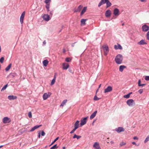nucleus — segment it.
Masks as SVG:
<instances>
[{"label": "nucleus", "instance_id": "obj_3", "mask_svg": "<svg viewBox=\"0 0 149 149\" xmlns=\"http://www.w3.org/2000/svg\"><path fill=\"white\" fill-rule=\"evenodd\" d=\"M102 47L103 49L104 55L106 56L109 51V47L107 45H106L102 46Z\"/></svg>", "mask_w": 149, "mask_h": 149}, {"label": "nucleus", "instance_id": "obj_13", "mask_svg": "<svg viewBox=\"0 0 149 149\" xmlns=\"http://www.w3.org/2000/svg\"><path fill=\"white\" fill-rule=\"evenodd\" d=\"M69 65L68 63H63V70H66L69 67Z\"/></svg>", "mask_w": 149, "mask_h": 149}, {"label": "nucleus", "instance_id": "obj_21", "mask_svg": "<svg viewBox=\"0 0 149 149\" xmlns=\"http://www.w3.org/2000/svg\"><path fill=\"white\" fill-rule=\"evenodd\" d=\"M79 120H77L74 125V127L78 129L79 127Z\"/></svg>", "mask_w": 149, "mask_h": 149}, {"label": "nucleus", "instance_id": "obj_36", "mask_svg": "<svg viewBox=\"0 0 149 149\" xmlns=\"http://www.w3.org/2000/svg\"><path fill=\"white\" fill-rule=\"evenodd\" d=\"M59 139V137H56L54 140V141L52 142L51 143V144L49 145V146H51V145H52L56 141Z\"/></svg>", "mask_w": 149, "mask_h": 149}, {"label": "nucleus", "instance_id": "obj_18", "mask_svg": "<svg viewBox=\"0 0 149 149\" xmlns=\"http://www.w3.org/2000/svg\"><path fill=\"white\" fill-rule=\"evenodd\" d=\"M17 98V97L13 95H10L8 96V98L10 100H14Z\"/></svg>", "mask_w": 149, "mask_h": 149}, {"label": "nucleus", "instance_id": "obj_64", "mask_svg": "<svg viewBox=\"0 0 149 149\" xmlns=\"http://www.w3.org/2000/svg\"><path fill=\"white\" fill-rule=\"evenodd\" d=\"M128 94H129L130 96V95L131 94H132V92H130V93H128Z\"/></svg>", "mask_w": 149, "mask_h": 149}, {"label": "nucleus", "instance_id": "obj_17", "mask_svg": "<svg viewBox=\"0 0 149 149\" xmlns=\"http://www.w3.org/2000/svg\"><path fill=\"white\" fill-rule=\"evenodd\" d=\"M119 9L117 8H115L113 10V14L116 16L119 15Z\"/></svg>", "mask_w": 149, "mask_h": 149}, {"label": "nucleus", "instance_id": "obj_19", "mask_svg": "<svg viewBox=\"0 0 149 149\" xmlns=\"http://www.w3.org/2000/svg\"><path fill=\"white\" fill-rule=\"evenodd\" d=\"M97 113V111L96 110L93 113H92L91 116H90V119H91L93 118H94L95 116H96V115Z\"/></svg>", "mask_w": 149, "mask_h": 149}, {"label": "nucleus", "instance_id": "obj_6", "mask_svg": "<svg viewBox=\"0 0 149 149\" xmlns=\"http://www.w3.org/2000/svg\"><path fill=\"white\" fill-rule=\"evenodd\" d=\"M51 93L48 92V93H45L43 95V98L44 100H46L48 97H49L51 95Z\"/></svg>", "mask_w": 149, "mask_h": 149}, {"label": "nucleus", "instance_id": "obj_27", "mask_svg": "<svg viewBox=\"0 0 149 149\" xmlns=\"http://www.w3.org/2000/svg\"><path fill=\"white\" fill-rule=\"evenodd\" d=\"M87 7L86 6L84 7V8L81 10V14H80L81 15H82L87 10Z\"/></svg>", "mask_w": 149, "mask_h": 149}, {"label": "nucleus", "instance_id": "obj_56", "mask_svg": "<svg viewBox=\"0 0 149 149\" xmlns=\"http://www.w3.org/2000/svg\"><path fill=\"white\" fill-rule=\"evenodd\" d=\"M46 41L45 40L43 42V44L44 45H45L46 44Z\"/></svg>", "mask_w": 149, "mask_h": 149}, {"label": "nucleus", "instance_id": "obj_49", "mask_svg": "<svg viewBox=\"0 0 149 149\" xmlns=\"http://www.w3.org/2000/svg\"><path fill=\"white\" fill-rule=\"evenodd\" d=\"M146 36L147 39L149 40V31L147 32Z\"/></svg>", "mask_w": 149, "mask_h": 149}, {"label": "nucleus", "instance_id": "obj_39", "mask_svg": "<svg viewBox=\"0 0 149 149\" xmlns=\"http://www.w3.org/2000/svg\"><path fill=\"white\" fill-rule=\"evenodd\" d=\"M149 141V135H148L146 138L144 140V142L145 143H146L147 141Z\"/></svg>", "mask_w": 149, "mask_h": 149}, {"label": "nucleus", "instance_id": "obj_62", "mask_svg": "<svg viewBox=\"0 0 149 149\" xmlns=\"http://www.w3.org/2000/svg\"><path fill=\"white\" fill-rule=\"evenodd\" d=\"M95 120H94V121L92 123V125H94V123L95 122Z\"/></svg>", "mask_w": 149, "mask_h": 149}, {"label": "nucleus", "instance_id": "obj_24", "mask_svg": "<svg viewBox=\"0 0 149 149\" xmlns=\"http://www.w3.org/2000/svg\"><path fill=\"white\" fill-rule=\"evenodd\" d=\"M49 62L48 61V60L47 59L45 60L44 61H42V63L43 64V66L45 67H46L48 63Z\"/></svg>", "mask_w": 149, "mask_h": 149}, {"label": "nucleus", "instance_id": "obj_59", "mask_svg": "<svg viewBox=\"0 0 149 149\" xmlns=\"http://www.w3.org/2000/svg\"><path fill=\"white\" fill-rule=\"evenodd\" d=\"M65 49H63V52L65 53Z\"/></svg>", "mask_w": 149, "mask_h": 149}, {"label": "nucleus", "instance_id": "obj_51", "mask_svg": "<svg viewBox=\"0 0 149 149\" xmlns=\"http://www.w3.org/2000/svg\"><path fill=\"white\" fill-rule=\"evenodd\" d=\"M133 139L134 140H136V139L137 140V139H138V138L136 136H135L134 137Z\"/></svg>", "mask_w": 149, "mask_h": 149}, {"label": "nucleus", "instance_id": "obj_14", "mask_svg": "<svg viewBox=\"0 0 149 149\" xmlns=\"http://www.w3.org/2000/svg\"><path fill=\"white\" fill-rule=\"evenodd\" d=\"M42 126L41 125H36L33 127H32L31 129L29 131L30 132H32L34 131L36 129L40 127H41Z\"/></svg>", "mask_w": 149, "mask_h": 149}, {"label": "nucleus", "instance_id": "obj_57", "mask_svg": "<svg viewBox=\"0 0 149 149\" xmlns=\"http://www.w3.org/2000/svg\"><path fill=\"white\" fill-rule=\"evenodd\" d=\"M77 129L74 127V129L72 130L74 131V132Z\"/></svg>", "mask_w": 149, "mask_h": 149}, {"label": "nucleus", "instance_id": "obj_22", "mask_svg": "<svg viewBox=\"0 0 149 149\" xmlns=\"http://www.w3.org/2000/svg\"><path fill=\"white\" fill-rule=\"evenodd\" d=\"M106 2L107 8L109 7H110L111 5V3L109 0H106Z\"/></svg>", "mask_w": 149, "mask_h": 149}, {"label": "nucleus", "instance_id": "obj_37", "mask_svg": "<svg viewBox=\"0 0 149 149\" xmlns=\"http://www.w3.org/2000/svg\"><path fill=\"white\" fill-rule=\"evenodd\" d=\"M49 4H46V5L45 6V7L47 8V12H48L49 11Z\"/></svg>", "mask_w": 149, "mask_h": 149}, {"label": "nucleus", "instance_id": "obj_53", "mask_svg": "<svg viewBox=\"0 0 149 149\" xmlns=\"http://www.w3.org/2000/svg\"><path fill=\"white\" fill-rule=\"evenodd\" d=\"M141 2H146L147 0H139Z\"/></svg>", "mask_w": 149, "mask_h": 149}, {"label": "nucleus", "instance_id": "obj_35", "mask_svg": "<svg viewBox=\"0 0 149 149\" xmlns=\"http://www.w3.org/2000/svg\"><path fill=\"white\" fill-rule=\"evenodd\" d=\"M58 148L56 144H55L53 146L51 147L50 149H55Z\"/></svg>", "mask_w": 149, "mask_h": 149}, {"label": "nucleus", "instance_id": "obj_15", "mask_svg": "<svg viewBox=\"0 0 149 149\" xmlns=\"http://www.w3.org/2000/svg\"><path fill=\"white\" fill-rule=\"evenodd\" d=\"M93 147L96 149H100V147L99 143L97 142L95 143L93 145Z\"/></svg>", "mask_w": 149, "mask_h": 149}, {"label": "nucleus", "instance_id": "obj_34", "mask_svg": "<svg viewBox=\"0 0 149 149\" xmlns=\"http://www.w3.org/2000/svg\"><path fill=\"white\" fill-rule=\"evenodd\" d=\"M8 86V84H6L1 89V91L5 90Z\"/></svg>", "mask_w": 149, "mask_h": 149}, {"label": "nucleus", "instance_id": "obj_43", "mask_svg": "<svg viewBox=\"0 0 149 149\" xmlns=\"http://www.w3.org/2000/svg\"><path fill=\"white\" fill-rule=\"evenodd\" d=\"M100 99V98H98L96 95H95L94 97V100L95 101L99 100Z\"/></svg>", "mask_w": 149, "mask_h": 149}, {"label": "nucleus", "instance_id": "obj_10", "mask_svg": "<svg viewBox=\"0 0 149 149\" xmlns=\"http://www.w3.org/2000/svg\"><path fill=\"white\" fill-rule=\"evenodd\" d=\"M115 130L118 132H120L124 131V129L122 127H119L116 128Z\"/></svg>", "mask_w": 149, "mask_h": 149}, {"label": "nucleus", "instance_id": "obj_38", "mask_svg": "<svg viewBox=\"0 0 149 149\" xmlns=\"http://www.w3.org/2000/svg\"><path fill=\"white\" fill-rule=\"evenodd\" d=\"M51 1V0H45V3L46 4H49L50 3Z\"/></svg>", "mask_w": 149, "mask_h": 149}, {"label": "nucleus", "instance_id": "obj_29", "mask_svg": "<svg viewBox=\"0 0 149 149\" xmlns=\"http://www.w3.org/2000/svg\"><path fill=\"white\" fill-rule=\"evenodd\" d=\"M12 66V64H10L5 68V71L6 72L8 71L11 68Z\"/></svg>", "mask_w": 149, "mask_h": 149}, {"label": "nucleus", "instance_id": "obj_12", "mask_svg": "<svg viewBox=\"0 0 149 149\" xmlns=\"http://www.w3.org/2000/svg\"><path fill=\"white\" fill-rule=\"evenodd\" d=\"M111 14V11L110 10H107L105 12V16L106 17H110Z\"/></svg>", "mask_w": 149, "mask_h": 149}, {"label": "nucleus", "instance_id": "obj_2", "mask_svg": "<svg viewBox=\"0 0 149 149\" xmlns=\"http://www.w3.org/2000/svg\"><path fill=\"white\" fill-rule=\"evenodd\" d=\"M127 104L129 107H132L135 104V103L132 99H129L126 101Z\"/></svg>", "mask_w": 149, "mask_h": 149}, {"label": "nucleus", "instance_id": "obj_25", "mask_svg": "<svg viewBox=\"0 0 149 149\" xmlns=\"http://www.w3.org/2000/svg\"><path fill=\"white\" fill-rule=\"evenodd\" d=\"M126 67L124 65H121L120 66L119 68V70L121 72H122L123 71V69L126 68Z\"/></svg>", "mask_w": 149, "mask_h": 149}, {"label": "nucleus", "instance_id": "obj_1", "mask_svg": "<svg viewBox=\"0 0 149 149\" xmlns=\"http://www.w3.org/2000/svg\"><path fill=\"white\" fill-rule=\"evenodd\" d=\"M123 60L122 55L120 54H118L115 58V61L116 63L118 64L122 63Z\"/></svg>", "mask_w": 149, "mask_h": 149}, {"label": "nucleus", "instance_id": "obj_5", "mask_svg": "<svg viewBox=\"0 0 149 149\" xmlns=\"http://www.w3.org/2000/svg\"><path fill=\"white\" fill-rule=\"evenodd\" d=\"M3 123L6 124L10 123L11 121L10 119L8 117H4L2 120Z\"/></svg>", "mask_w": 149, "mask_h": 149}, {"label": "nucleus", "instance_id": "obj_46", "mask_svg": "<svg viewBox=\"0 0 149 149\" xmlns=\"http://www.w3.org/2000/svg\"><path fill=\"white\" fill-rule=\"evenodd\" d=\"M28 116L30 118L32 117V113L31 111L29 112L28 113Z\"/></svg>", "mask_w": 149, "mask_h": 149}, {"label": "nucleus", "instance_id": "obj_61", "mask_svg": "<svg viewBox=\"0 0 149 149\" xmlns=\"http://www.w3.org/2000/svg\"><path fill=\"white\" fill-rule=\"evenodd\" d=\"M101 84H100L99 85V86H98V89L101 86Z\"/></svg>", "mask_w": 149, "mask_h": 149}, {"label": "nucleus", "instance_id": "obj_28", "mask_svg": "<svg viewBox=\"0 0 149 149\" xmlns=\"http://www.w3.org/2000/svg\"><path fill=\"white\" fill-rule=\"evenodd\" d=\"M87 19H82L81 20V25H85L86 24V21Z\"/></svg>", "mask_w": 149, "mask_h": 149}, {"label": "nucleus", "instance_id": "obj_42", "mask_svg": "<svg viewBox=\"0 0 149 149\" xmlns=\"http://www.w3.org/2000/svg\"><path fill=\"white\" fill-rule=\"evenodd\" d=\"M55 79H53L52 80L51 83V85H53L55 83Z\"/></svg>", "mask_w": 149, "mask_h": 149}, {"label": "nucleus", "instance_id": "obj_4", "mask_svg": "<svg viewBox=\"0 0 149 149\" xmlns=\"http://www.w3.org/2000/svg\"><path fill=\"white\" fill-rule=\"evenodd\" d=\"M88 118V116L84 117L81 120V123H80V125L82 126L83 125H85L87 122V119Z\"/></svg>", "mask_w": 149, "mask_h": 149}, {"label": "nucleus", "instance_id": "obj_33", "mask_svg": "<svg viewBox=\"0 0 149 149\" xmlns=\"http://www.w3.org/2000/svg\"><path fill=\"white\" fill-rule=\"evenodd\" d=\"M71 60V58L70 57H67L65 59V61L67 62H70Z\"/></svg>", "mask_w": 149, "mask_h": 149}, {"label": "nucleus", "instance_id": "obj_26", "mask_svg": "<svg viewBox=\"0 0 149 149\" xmlns=\"http://www.w3.org/2000/svg\"><path fill=\"white\" fill-rule=\"evenodd\" d=\"M106 0H101L98 5L99 7H100L102 4L106 3Z\"/></svg>", "mask_w": 149, "mask_h": 149}, {"label": "nucleus", "instance_id": "obj_55", "mask_svg": "<svg viewBox=\"0 0 149 149\" xmlns=\"http://www.w3.org/2000/svg\"><path fill=\"white\" fill-rule=\"evenodd\" d=\"M77 42H74L72 44V45H71V46L72 47H74V44L76 43Z\"/></svg>", "mask_w": 149, "mask_h": 149}, {"label": "nucleus", "instance_id": "obj_8", "mask_svg": "<svg viewBox=\"0 0 149 149\" xmlns=\"http://www.w3.org/2000/svg\"><path fill=\"white\" fill-rule=\"evenodd\" d=\"M25 15V11H24L21 14L20 18V22L21 24H22L23 22V20Z\"/></svg>", "mask_w": 149, "mask_h": 149}, {"label": "nucleus", "instance_id": "obj_44", "mask_svg": "<svg viewBox=\"0 0 149 149\" xmlns=\"http://www.w3.org/2000/svg\"><path fill=\"white\" fill-rule=\"evenodd\" d=\"M126 143L122 142L121 143H120V146H121L125 145L126 144Z\"/></svg>", "mask_w": 149, "mask_h": 149}, {"label": "nucleus", "instance_id": "obj_32", "mask_svg": "<svg viewBox=\"0 0 149 149\" xmlns=\"http://www.w3.org/2000/svg\"><path fill=\"white\" fill-rule=\"evenodd\" d=\"M141 80L139 79L138 82V85L139 86H145L146 85L145 84H141Z\"/></svg>", "mask_w": 149, "mask_h": 149}, {"label": "nucleus", "instance_id": "obj_47", "mask_svg": "<svg viewBox=\"0 0 149 149\" xmlns=\"http://www.w3.org/2000/svg\"><path fill=\"white\" fill-rule=\"evenodd\" d=\"M145 79L146 81L149 80V76H146L145 78Z\"/></svg>", "mask_w": 149, "mask_h": 149}, {"label": "nucleus", "instance_id": "obj_30", "mask_svg": "<svg viewBox=\"0 0 149 149\" xmlns=\"http://www.w3.org/2000/svg\"><path fill=\"white\" fill-rule=\"evenodd\" d=\"M67 101V100H64L63 101L61 104L60 105V107H63L65 105Z\"/></svg>", "mask_w": 149, "mask_h": 149}, {"label": "nucleus", "instance_id": "obj_52", "mask_svg": "<svg viewBox=\"0 0 149 149\" xmlns=\"http://www.w3.org/2000/svg\"><path fill=\"white\" fill-rule=\"evenodd\" d=\"M56 74H57L56 73H55L54 74V77L53 78V79H54L55 80H56Z\"/></svg>", "mask_w": 149, "mask_h": 149}, {"label": "nucleus", "instance_id": "obj_20", "mask_svg": "<svg viewBox=\"0 0 149 149\" xmlns=\"http://www.w3.org/2000/svg\"><path fill=\"white\" fill-rule=\"evenodd\" d=\"M138 44L140 45H146L147 44V43L144 41V40L142 39L139 42Z\"/></svg>", "mask_w": 149, "mask_h": 149}, {"label": "nucleus", "instance_id": "obj_16", "mask_svg": "<svg viewBox=\"0 0 149 149\" xmlns=\"http://www.w3.org/2000/svg\"><path fill=\"white\" fill-rule=\"evenodd\" d=\"M114 49L116 50L118 49L121 50L123 49L122 47L120 44H118L117 45H114Z\"/></svg>", "mask_w": 149, "mask_h": 149}, {"label": "nucleus", "instance_id": "obj_63", "mask_svg": "<svg viewBox=\"0 0 149 149\" xmlns=\"http://www.w3.org/2000/svg\"><path fill=\"white\" fill-rule=\"evenodd\" d=\"M4 146V145H3L0 146V148L3 147Z\"/></svg>", "mask_w": 149, "mask_h": 149}, {"label": "nucleus", "instance_id": "obj_11", "mask_svg": "<svg viewBox=\"0 0 149 149\" xmlns=\"http://www.w3.org/2000/svg\"><path fill=\"white\" fill-rule=\"evenodd\" d=\"M112 90V88L111 86H108L106 89H104V93H106L110 92Z\"/></svg>", "mask_w": 149, "mask_h": 149}, {"label": "nucleus", "instance_id": "obj_23", "mask_svg": "<svg viewBox=\"0 0 149 149\" xmlns=\"http://www.w3.org/2000/svg\"><path fill=\"white\" fill-rule=\"evenodd\" d=\"M82 6L81 5H80L78 7V8L74 10V12L75 13H76L79 12L81 9L82 8Z\"/></svg>", "mask_w": 149, "mask_h": 149}, {"label": "nucleus", "instance_id": "obj_7", "mask_svg": "<svg viewBox=\"0 0 149 149\" xmlns=\"http://www.w3.org/2000/svg\"><path fill=\"white\" fill-rule=\"evenodd\" d=\"M44 20L46 21H49L50 19L49 15L47 14H44L42 16Z\"/></svg>", "mask_w": 149, "mask_h": 149}, {"label": "nucleus", "instance_id": "obj_58", "mask_svg": "<svg viewBox=\"0 0 149 149\" xmlns=\"http://www.w3.org/2000/svg\"><path fill=\"white\" fill-rule=\"evenodd\" d=\"M74 132L72 130L70 132V134H72Z\"/></svg>", "mask_w": 149, "mask_h": 149}, {"label": "nucleus", "instance_id": "obj_54", "mask_svg": "<svg viewBox=\"0 0 149 149\" xmlns=\"http://www.w3.org/2000/svg\"><path fill=\"white\" fill-rule=\"evenodd\" d=\"M132 144H133V145H134L135 146H136V143L135 142H132Z\"/></svg>", "mask_w": 149, "mask_h": 149}, {"label": "nucleus", "instance_id": "obj_31", "mask_svg": "<svg viewBox=\"0 0 149 149\" xmlns=\"http://www.w3.org/2000/svg\"><path fill=\"white\" fill-rule=\"evenodd\" d=\"M81 137V136H78L76 134H74V136L73 137V139H74L75 138H76L77 139H80Z\"/></svg>", "mask_w": 149, "mask_h": 149}, {"label": "nucleus", "instance_id": "obj_41", "mask_svg": "<svg viewBox=\"0 0 149 149\" xmlns=\"http://www.w3.org/2000/svg\"><path fill=\"white\" fill-rule=\"evenodd\" d=\"M4 60V57H2L0 58V62L1 63H3Z\"/></svg>", "mask_w": 149, "mask_h": 149}, {"label": "nucleus", "instance_id": "obj_50", "mask_svg": "<svg viewBox=\"0 0 149 149\" xmlns=\"http://www.w3.org/2000/svg\"><path fill=\"white\" fill-rule=\"evenodd\" d=\"M40 132H41V131H40L38 133V137L39 138H40Z\"/></svg>", "mask_w": 149, "mask_h": 149}, {"label": "nucleus", "instance_id": "obj_9", "mask_svg": "<svg viewBox=\"0 0 149 149\" xmlns=\"http://www.w3.org/2000/svg\"><path fill=\"white\" fill-rule=\"evenodd\" d=\"M142 30L144 31H147L149 29V27L146 24H144L142 26Z\"/></svg>", "mask_w": 149, "mask_h": 149}, {"label": "nucleus", "instance_id": "obj_40", "mask_svg": "<svg viewBox=\"0 0 149 149\" xmlns=\"http://www.w3.org/2000/svg\"><path fill=\"white\" fill-rule=\"evenodd\" d=\"M130 97V95L128 94H127V95H124L123 96L124 98H127V99L128 98H129Z\"/></svg>", "mask_w": 149, "mask_h": 149}, {"label": "nucleus", "instance_id": "obj_48", "mask_svg": "<svg viewBox=\"0 0 149 149\" xmlns=\"http://www.w3.org/2000/svg\"><path fill=\"white\" fill-rule=\"evenodd\" d=\"M138 92L140 94H142L143 92V89H139L138 91Z\"/></svg>", "mask_w": 149, "mask_h": 149}, {"label": "nucleus", "instance_id": "obj_45", "mask_svg": "<svg viewBox=\"0 0 149 149\" xmlns=\"http://www.w3.org/2000/svg\"><path fill=\"white\" fill-rule=\"evenodd\" d=\"M45 132H44V131L43 130H42L41 131V135L42 136H44L45 135Z\"/></svg>", "mask_w": 149, "mask_h": 149}, {"label": "nucleus", "instance_id": "obj_60", "mask_svg": "<svg viewBox=\"0 0 149 149\" xmlns=\"http://www.w3.org/2000/svg\"><path fill=\"white\" fill-rule=\"evenodd\" d=\"M110 143H111V144H113L114 143V142L113 141H110Z\"/></svg>", "mask_w": 149, "mask_h": 149}]
</instances>
